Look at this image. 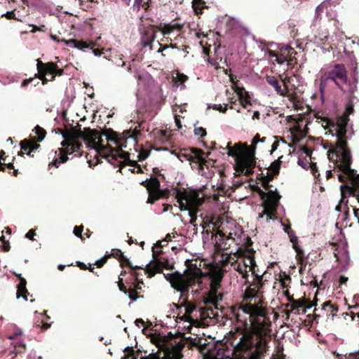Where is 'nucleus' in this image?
<instances>
[{
  "mask_svg": "<svg viewBox=\"0 0 359 359\" xmlns=\"http://www.w3.org/2000/svg\"><path fill=\"white\" fill-rule=\"evenodd\" d=\"M293 248L297 252L296 258L298 264H304L305 256L303 250L298 245L294 246Z\"/></svg>",
  "mask_w": 359,
  "mask_h": 359,
  "instance_id": "41",
  "label": "nucleus"
},
{
  "mask_svg": "<svg viewBox=\"0 0 359 359\" xmlns=\"http://www.w3.org/2000/svg\"><path fill=\"white\" fill-rule=\"evenodd\" d=\"M153 262L147 264L144 268V273L148 277L151 278L156 273L162 272L163 268L170 269L169 261L168 259L162 257L163 251L156 250L153 248Z\"/></svg>",
  "mask_w": 359,
  "mask_h": 359,
  "instance_id": "9",
  "label": "nucleus"
},
{
  "mask_svg": "<svg viewBox=\"0 0 359 359\" xmlns=\"http://www.w3.org/2000/svg\"><path fill=\"white\" fill-rule=\"evenodd\" d=\"M34 130L37 135V138L36 139L38 140L39 142H41L46 137V131L39 126H36Z\"/></svg>",
  "mask_w": 359,
  "mask_h": 359,
  "instance_id": "44",
  "label": "nucleus"
},
{
  "mask_svg": "<svg viewBox=\"0 0 359 359\" xmlns=\"http://www.w3.org/2000/svg\"><path fill=\"white\" fill-rule=\"evenodd\" d=\"M184 25L179 23L175 24H166V23H161L158 26H156V29L159 31H161L164 35L169 34L174 32L175 30L177 31H182L183 29Z\"/></svg>",
  "mask_w": 359,
  "mask_h": 359,
  "instance_id": "23",
  "label": "nucleus"
},
{
  "mask_svg": "<svg viewBox=\"0 0 359 359\" xmlns=\"http://www.w3.org/2000/svg\"><path fill=\"white\" fill-rule=\"evenodd\" d=\"M29 294V292L27 289V280L22 278L21 283H19L17 285L16 297L17 299L22 297L25 301H27Z\"/></svg>",
  "mask_w": 359,
  "mask_h": 359,
  "instance_id": "27",
  "label": "nucleus"
},
{
  "mask_svg": "<svg viewBox=\"0 0 359 359\" xmlns=\"http://www.w3.org/2000/svg\"><path fill=\"white\" fill-rule=\"evenodd\" d=\"M130 133V131H126L123 133V135L126 134L125 136L128 137H134V138H136L138 135H140V130L137 128V127H136L134 130L133 131V134L132 135H129Z\"/></svg>",
  "mask_w": 359,
  "mask_h": 359,
  "instance_id": "56",
  "label": "nucleus"
},
{
  "mask_svg": "<svg viewBox=\"0 0 359 359\" xmlns=\"http://www.w3.org/2000/svg\"><path fill=\"white\" fill-rule=\"evenodd\" d=\"M353 186H345L346 189L349 190L350 194L356 197L357 200L358 201V196H359V181L355 182V183L352 184ZM344 187V186H341V189H342Z\"/></svg>",
  "mask_w": 359,
  "mask_h": 359,
  "instance_id": "37",
  "label": "nucleus"
},
{
  "mask_svg": "<svg viewBox=\"0 0 359 359\" xmlns=\"http://www.w3.org/2000/svg\"><path fill=\"white\" fill-rule=\"evenodd\" d=\"M213 109L220 112L225 113L227 110V104H225L224 107H222L221 104H215Z\"/></svg>",
  "mask_w": 359,
  "mask_h": 359,
  "instance_id": "62",
  "label": "nucleus"
},
{
  "mask_svg": "<svg viewBox=\"0 0 359 359\" xmlns=\"http://www.w3.org/2000/svg\"><path fill=\"white\" fill-rule=\"evenodd\" d=\"M348 81V72L344 65L335 64L322 74L320 79V90L323 92L332 82L341 90L345 91L344 86L346 85Z\"/></svg>",
  "mask_w": 359,
  "mask_h": 359,
  "instance_id": "8",
  "label": "nucleus"
},
{
  "mask_svg": "<svg viewBox=\"0 0 359 359\" xmlns=\"http://www.w3.org/2000/svg\"><path fill=\"white\" fill-rule=\"evenodd\" d=\"M57 64L53 62H43L40 59L36 60V68L38 73L35 75L42 81V83L46 84L49 81L46 76L50 74L53 76L54 72L56 70Z\"/></svg>",
  "mask_w": 359,
  "mask_h": 359,
  "instance_id": "11",
  "label": "nucleus"
},
{
  "mask_svg": "<svg viewBox=\"0 0 359 359\" xmlns=\"http://www.w3.org/2000/svg\"><path fill=\"white\" fill-rule=\"evenodd\" d=\"M126 154H127V156H126V158H118V160L116 162V165H114V167L119 166L120 169H121L123 167L125 166V165H128L134 167H136L138 165L137 161H131L130 159V154L128 152L126 151Z\"/></svg>",
  "mask_w": 359,
  "mask_h": 359,
  "instance_id": "31",
  "label": "nucleus"
},
{
  "mask_svg": "<svg viewBox=\"0 0 359 359\" xmlns=\"http://www.w3.org/2000/svg\"><path fill=\"white\" fill-rule=\"evenodd\" d=\"M186 344L189 348H193L194 347L198 348L201 349L203 345L201 344V339L195 337V338H186Z\"/></svg>",
  "mask_w": 359,
  "mask_h": 359,
  "instance_id": "35",
  "label": "nucleus"
},
{
  "mask_svg": "<svg viewBox=\"0 0 359 359\" xmlns=\"http://www.w3.org/2000/svg\"><path fill=\"white\" fill-rule=\"evenodd\" d=\"M273 179V175H269V173L267 172L266 175L262 177L261 181L262 187L264 188V189L269 191L271 190V187H272L270 184V182L272 181Z\"/></svg>",
  "mask_w": 359,
  "mask_h": 359,
  "instance_id": "40",
  "label": "nucleus"
},
{
  "mask_svg": "<svg viewBox=\"0 0 359 359\" xmlns=\"http://www.w3.org/2000/svg\"><path fill=\"white\" fill-rule=\"evenodd\" d=\"M276 62L279 64V65H282L283 64L285 61H288L287 59V56L286 55H285L283 53H282L280 51V53H278L277 56H276Z\"/></svg>",
  "mask_w": 359,
  "mask_h": 359,
  "instance_id": "53",
  "label": "nucleus"
},
{
  "mask_svg": "<svg viewBox=\"0 0 359 359\" xmlns=\"http://www.w3.org/2000/svg\"><path fill=\"white\" fill-rule=\"evenodd\" d=\"M280 51L283 53L287 56V60L292 61L293 58L294 57V55L297 54L296 50L294 48H292L289 45L284 46L280 48Z\"/></svg>",
  "mask_w": 359,
  "mask_h": 359,
  "instance_id": "34",
  "label": "nucleus"
},
{
  "mask_svg": "<svg viewBox=\"0 0 359 359\" xmlns=\"http://www.w3.org/2000/svg\"><path fill=\"white\" fill-rule=\"evenodd\" d=\"M301 150L304 154H306V156L311 158L312 150L310 148L306 146H303L302 147Z\"/></svg>",
  "mask_w": 359,
  "mask_h": 359,
  "instance_id": "63",
  "label": "nucleus"
},
{
  "mask_svg": "<svg viewBox=\"0 0 359 359\" xmlns=\"http://www.w3.org/2000/svg\"><path fill=\"white\" fill-rule=\"evenodd\" d=\"M126 136H121L111 128L104 129L102 133L99 132V137L95 140L97 145L92 149H95L109 163L115 165L118 158L127 156L126 151L122 149L126 147Z\"/></svg>",
  "mask_w": 359,
  "mask_h": 359,
  "instance_id": "4",
  "label": "nucleus"
},
{
  "mask_svg": "<svg viewBox=\"0 0 359 359\" xmlns=\"http://www.w3.org/2000/svg\"><path fill=\"white\" fill-rule=\"evenodd\" d=\"M328 6H330V2L328 1H324L318 5L316 8V16L318 18L324 10L328 7Z\"/></svg>",
  "mask_w": 359,
  "mask_h": 359,
  "instance_id": "45",
  "label": "nucleus"
},
{
  "mask_svg": "<svg viewBox=\"0 0 359 359\" xmlns=\"http://www.w3.org/2000/svg\"><path fill=\"white\" fill-rule=\"evenodd\" d=\"M200 154H206V156L208 157L210 153H205L201 149L191 147L180 150L177 154V156L182 162L184 161H193L195 158H198L200 161L202 160L199 156Z\"/></svg>",
  "mask_w": 359,
  "mask_h": 359,
  "instance_id": "13",
  "label": "nucleus"
},
{
  "mask_svg": "<svg viewBox=\"0 0 359 359\" xmlns=\"http://www.w3.org/2000/svg\"><path fill=\"white\" fill-rule=\"evenodd\" d=\"M142 285H144L143 280H137L135 281L134 283H133V287L137 291L140 292V294L142 291Z\"/></svg>",
  "mask_w": 359,
  "mask_h": 359,
  "instance_id": "60",
  "label": "nucleus"
},
{
  "mask_svg": "<svg viewBox=\"0 0 359 359\" xmlns=\"http://www.w3.org/2000/svg\"><path fill=\"white\" fill-rule=\"evenodd\" d=\"M64 41L67 46L74 47L82 50L89 48L93 50V53L96 56H100L103 53V49L95 48L96 43L92 41L86 42L84 41H78L76 39H69L64 40Z\"/></svg>",
  "mask_w": 359,
  "mask_h": 359,
  "instance_id": "12",
  "label": "nucleus"
},
{
  "mask_svg": "<svg viewBox=\"0 0 359 359\" xmlns=\"http://www.w3.org/2000/svg\"><path fill=\"white\" fill-rule=\"evenodd\" d=\"M7 156L4 150L0 151V171L4 172L6 170L5 158H7Z\"/></svg>",
  "mask_w": 359,
  "mask_h": 359,
  "instance_id": "48",
  "label": "nucleus"
},
{
  "mask_svg": "<svg viewBox=\"0 0 359 359\" xmlns=\"http://www.w3.org/2000/svg\"><path fill=\"white\" fill-rule=\"evenodd\" d=\"M314 304L309 299L304 297L299 299L290 298V304L287 305V306L291 307V311H296L298 313H299L300 309H302L303 313H306L307 310L312 308Z\"/></svg>",
  "mask_w": 359,
  "mask_h": 359,
  "instance_id": "15",
  "label": "nucleus"
},
{
  "mask_svg": "<svg viewBox=\"0 0 359 359\" xmlns=\"http://www.w3.org/2000/svg\"><path fill=\"white\" fill-rule=\"evenodd\" d=\"M228 156L236 157L235 170L239 173H244L247 177L252 175L256 166L255 145L248 146L238 143L231 147L228 144Z\"/></svg>",
  "mask_w": 359,
  "mask_h": 359,
  "instance_id": "5",
  "label": "nucleus"
},
{
  "mask_svg": "<svg viewBox=\"0 0 359 359\" xmlns=\"http://www.w3.org/2000/svg\"><path fill=\"white\" fill-rule=\"evenodd\" d=\"M160 182L156 177H151L149 186L147 187V191L149 194L148 198H151V194H156L160 188Z\"/></svg>",
  "mask_w": 359,
  "mask_h": 359,
  "instance_id": "30",
  "label": "nucleus"
},
{
  "mask_svg": "<svg viewBox=\"0 0 359 359\" xmlns=\"http://www.w3.org/2000/svg\"><path fill=\"white\" fill-rule=\"evenodd\" d=\"M109 257L110 255H105L102 258L97 260L94 264L96 265L97 268H101L104 265Z\"/></svg>",
  "mask_w": 359,
  "mask_h": 359,
  "instance_id": "54",
  "label": "nucleus"
},
{
  "mask_svg": "<svg viewBox=\"0 0 359 359\" xmlns=\"http://www.w3.org/2000/svg\"><path fill=\"white\" fill-rule=\"evenodd\" d=\"M211 223H212V221L210 220V218H206L203 219L200 225L204 230H206L207 233H209L210 231Z\"/></svg>",
  "mask_w": 359,
  "mask_h": 359,
  "instance_id": "50",
  "label": "nucleus"
},
{
  "mask_svg": "<svg viewBox=\"0 0 359 359\" xmlns=\"http://www.w3.org/2000/svg\"><path fill=\"white\" fill-rule=\"evenodd\" d=\"M118 261L120 262V265L122 268L124 266H128L130 269H144L143 266H133L130 260L124 255H123Z\"/></svg>",
  "mask_w": 359,
  "mask_h": 359,
  "instance_id": "38",
  "label": "nucleus"
},
{
  "mask_svg": "<svg viewBox=\"0 0 359 359\" xmlns=\"http://www.w3.org/2000/svg\"><path fill=\"white\" fill-rule=\"evenodd\" d=\"M184 344L182 342H178L175 345L168 346L165 350V353L168 359H181L183 356L182 351Z\"/></svg>",
  "mask_w": 359,
  "mask_h": 359,
  "instance_id": "20",
  "label": "nucleus"
},
{
  "mask_svg": "<svg viewBox=\"0 0 359 359\" xmlns=\"http://www.w3.org/2000/svg\"><path fill=\"white\" fill-rule=\"evenodd\" d=\"M205 154H200L199 156L202 159L201 161H198V158L194 159L193 161H189L192 168H196L198 171H202L204 169V167L208 168V161L204 157Z\"/></svg>",
  "mask_w": 359,
  "mask_h": 359,
  "instance_id": "29",
  "label": "nucleus"
},
{
  "mask_svg": "<svg viewBox=\"0 0 359 359\" xmlns=\"http://www.w3.org/2000/svg\"><path fill=\"white\" fill-rule=\"evenodd\" d=\"M280 198V196L278 193L269 190V191L267 192L266 198L264 200L263 205L271 207L273 210L277 209Z\"/></svg>",
  "mask_w": 359,
  "mask_h": 359,
  "instance_id": "21",
  "label": "nucleus"
},
{
  "mask_svg": "<svg viewBox=\"0 0 359 359\" xmlns=\"http://www.w3.org/2000/svg\"><path fill=\"white\" fill-rule=\"evenodd\" d=\"M280 169V168L279 167L273 163H271V165L269 167V170L271 171L269 175H273V177L278 175Z\"/></svg>",
  "mask_w": 359,
  "mask_h": 359,
  "instance_id": "55",
  "label": "nucleus"
},
{
  "mask_svg": "<svg viewBox=\"0 0 359 359\" xmlns=\"http://www.w3.org/2000/svg\"><path fill=\"white\" fill-rule=\"evenodd\" d=\"M255 253V250L251 249L250 250H248V252H245L243 255L245 264L249 265V271H252V274H255V267L257 266L254 257Z\"/></svg>",
  "mask_w": 359,
  "mask_h": 359,
  "instance_id": "26",
  "label": "nucleus"
},
{
  "mask_svg": "<svg viewBox=\"0 0 359 359\" xmlns=\"http://www.w3.org/2000/svg\"><path fill=\"white\" fill-rule=\"evenodd\" d=\"M58 151L60 152L58 157L56 158L55 159H54L53 161L52 162V164L57 168L61 163H65L67 161V160L69 159L67 155H70L74 152H78V153H79V155L81 156V153L80 152V151L76 150L75 149H74L72 147H68V148L62 147V148H59Z\"/></svg>",
  "mask_w": 359,
  "mask_h": 359,
  "instance_id": "18",
  "label": "nucleus"
},
{
  "mask_svg": "<svg viewBox=\"0 0 359 359\" xmlns=\"http://www.w3.org/2000/svg\"><path fill=\"white\" fill-rule=\"evenodd\" d=\"M347 359H359V351L348 354Z\"/></svg>",
  "mask_w": 359,
  "mask_h": 359,
  "instance_id": "64",
  "label": "nucleus"
},
{
  "mask_svg": "<svg viewBox=\"0 0 359 359\" xmlns=\"http://www.w3.org/2000/svg\"><path fill=\"white\" fill-rule=\"evenodd\" d=\"M237 94L238 96V100L240 104L244 107L246 108L248 104H251L250 96L248 95V93L245 91L243 88H238L237 90Z\"/></svg>",
  "mask_w": 359,
  "mask_h": 359,
  "instance_id": "28",
  "label": "nucleus"
},
{
  "mask_svg": "<svg viewBox=\"0 0 359 359\" xmlns=\"http://www.w3.org/2000/svg\"><path fill=\"white\" fill-rule=\"evenodd\" d=\"M127 294L128 295V297L132 302L136 301L139 298H143L144 296L142 294H140V292L136 290L132 285H130V287H128V290L127 292Z\"/></svg>",
  "mask_w": 359,
  "mask_h": 359,
  "instance_id": "36",
  "label": "nucleus"
},
{
  "mask_svg": "<svg viewBox=\"0 0 359 359\" xmlns=\"http://www.w3.org/2000/svg\"><path fill=\"white\" fill-rule=\"evenodd\" d=\"M64 140L61 142L63 147H72L76 150L81 151L82 144L79 141V138L84 140L88 147H95L97 145L95 140L99 137V131L90 128H84L82 131L81 126L72 127L67 130H60ZM97 143V141H96Z\"/></svg>",
  "mask_w": 359,
  "mask_h": 359,
  "instance_id": "6",
  "label": "nucleus"
},
{
  "mask_svg": "<svg viewBox=\"0 0 359 359\" xmlns=\"http://www.w3.org/2000/svg\"><path fill=\"white\" fill-rule=\"evenodd\" d=\"M266 82L271 86L275 88L276 93L282 96H285L286 95V89L287 86L285 84V89L281 88L279 81L277 79L273 76H267L266 78Z\"/></svg>",
  "mask_w": 359,
  "mask_h": 359,
  "instance_id": "25",
  "label": "nucleus"
},
{
  "mask_svg": "<svg viewBox=\"0 0 359 359\" xmlns=\"http://www.w3.org/2000/svg\"><path fill=\"white\" fill-rule=\"evenodd\" d=\"M194 133L195 135L199 136L201 137H204L207 135L206 130L203 127L195 128Z\"/></svg>",
  "mask_w": 359,
  "mask_h": 359,
  "instance_id": "52",
  "label": "nucleus"
},
{
  "mask_svg": "<svg viewBox=\"0 0 359 359\" xmlns=\"http://www.w3.org/2000/svg\"><path fill=\"white\" fill-rule=\"evenodd\" d=\"M188 79L189 77L187 75L177 72V76L173 79L174 85L176 86H178L179 85H184Z\"/></svg>",
  "mask_w": 359,
  "mask_h": 359,
  "instance_id": "39",
  "label": "nucleus"
},
{
  "mask_svg": "<svg viewBox=\"0 0 359 359\" xmlns=\"http://www.w3.org/2000/svg\"><path fill=\"white\" fill-rule=\"evenodd\" d=\"M266 140V137H262L261 138L260 137V135L257 133L255 135V136L253 137L252 140V144L251 145H255V147H257V144L259 142H265Z\"/></svg>",
  "mask_w": 359,
  "mask_h": 359,
  "instance_id": "57",
  "label": "nucleus"
},
{
  "mask_svg": "<svg viewBox=\"0 0 359 359\" xmlns=\"http://www.w3.org/2000/svg\"><path fill=\"white\" fill-rule=\"evenodd\" d=\"M280 285L283 289L289 287V284L291 282V278L289 275H286L284 273L283 278H281L280 279Z\"/></svg>",
  "mask_w": 359,
  "mask_h": 359,
  "instance_id": "46",
  "label": "nucleus"
},
{
  "mask_svg": "<svg viewBox=\"0 0 359 359\" xmlns=\"http://www.w3.org/2000/svg\"><path fill=\"white\" fill-rule=\"evenodd\" d=\"M63 74H64V69H60L58 67V66L57 65L56 70L54 72V74H53V76H51L50 81H53L55 80V76H62Z\"/></svg>",
  "mask_w": 359,
  "mask_h": 359,
  "instance_id": "58",
  "label": "nucleus"
},
{
  "mask_svg": "<svg viewBox=\"0 0 359 359\" xmlns=\"http://www.w3.org/2000/svg\"><path fill=\"white\" fill-rule=\"evenodd\" d=\"M255 280L250 284L248 288H247L245 291V299H248L250 298H253L258 297L259 290L262 287L263 283H262V276H260L259 274H255Z\"/></svg>",
  "mask_w": 359,
  "mask_h": 359,
  "instance_id": "16",
  "label": "nucleus"
},
{
  "mask_svg": "<svg viewBox=\"0 0 359 359\" xmlns=\"http://www.w3.org/2000/svg\"><path fill=\"white\" fill-rule=\"evenodd\" d=\"M353 112V104L352 102H348L346 105L344 113L337 116L336 120L320 116L319 114L316 115L317 121L321 123L325 129L328 128L329 133L337 138L335 147L327 151V155L330 161L334 156L336 157L334 161V168L341 172L337 177L339 181L343 183L346 182L348 180H351L352 184L355 183L356 178L359 182V174L351 168L352 156L348 147L346 137L347 126L350 121L349 116Z\"/></svg>",
  "mask_w": 359,
  "mask_h": 359,
  "instance_id": "2",
  "label": "nucleus"
},
{
  "mask_svg": "<svg viewBox=\"0 0 359 359\" xmlns=\"http://www.w3.org/2000/svg\"><path fill=\"white\" fill-rule=\"evenodd\" d=\"M137 269H130V276H133L135 279V281L142 280V279L140 278V276L142 274L136 271Z\"/></svg>",
  "mask_w": 359,
  "mask_h": 359,
  "instance_id": "61",
  "label": "nucleus"
},
{
  "mask_svg": "<svg viewBox=\"0 0 359 359\" xmlns=\"http://www.w3.org/2000/svg\"><path fill=\"white\" fill-rule=\"evenodd\" d=\"M193 8L195 12L197 14L202 13V10L206 6H205V1L203 0H193Z\"/></svg>",
  "mask_w": 359,
  "mask_h": 359,
  "instance_id": "42",
  "label": "nucleus"
},
{
  "mask_svg": "<svg viewBox=\"0 0 359 359\" xmlns=\"http://www.w3.org/2000/svg\"><path fill=\"white\" fill-rule=\"evenodd\" d=\"M176 188L173 189L171 191L168 189H158L156 194H151V198L147 199L148 203H154L155 201L160 198H168L170 195H172L175 196V189Z\"/></svg>",
  "mask_w": 359,
  "mask_h": 359,
  "instance_id": "22",
  "label": "nucleus"
},
{
  "mask_svg": "<svg viewBox=\"0 0 359 359\" xmlns=\"http://www.w3.org/2000/svg\"><path fill=\"white\" fill-rule=\"evenodd\" d=\"M226 262L231 263V265L233 266V269L241 274L243 278L247 279L248 276V268L249 265L245 264V260L244 259L241 258L237 260H233V258L229 256L226 259Z\"/></svg>",
  "mask_w": 359,
  "mask_h": 359,
  "instance_id": "17",
  "label": "nucleus"
},
{
  "mask_svg": "<svg viewBox=\"0 0 359 359\" xmlns=\"http://www.w3.org/2000/svg\"><path fill=\"white\" fill-rule=\"evenodd\" d=\"M175 198L179 203L181 210H188L190 217L189 223L196 226L195 222L197 219V214L200 207L203 203V198L200 197L199 193L196 190H188L186 189H175Z\"/></svg>",
  "mask_w": 359,
  "mask_h": 359,
  "instance_id": "7",
  "label": "nucleus"
},
{
  "mask_svg": "<svg viewBox=\"0 0 359 359\" xmlns=\"http://www.w3.org/2000/svg\"><path fill=\"white\" fill-rule=\"evenodd\" d=\"M83 225H80V226H75V227L74 228V233L76 236L80 238L82 241L85 240V238L83 237V234H82V232L83 231Z\"/></svg>",
  "mask_w": 359,
  "mask_h": 359,
  "instance_id": "49",
  "label": "nucleus"
},
{
  "mask_svg": "<svg viewBox=\"0 0 359 359\" xmlns=\"http://www.w3.org/2000/svg\"><path fill=\"white\" fill-rule=\"evenodd\" d=\"M263 214L267 216L266 222H269L271 219L276 216L277 209H272L271 207H268L266 205H263Z\"/></svg>",
  "mask_w": 359,
  "mask_h": 359,
  "instance_id": "43",
  "label": "nucleus"
},
{
  "mask_svg": "<svg viewBox=\"0 0 359 359\" xmlns=\"http://www.w3.org/2000/svg\"><path fill=\"white\" fill-rule=\"evenodd\" d=\"M196 309V306L190 303H187L185 306V313L180 317L181 320L191 323L193 321V318L191 314Z\"/></svg>",
  "mask_w": 359,
  "mask_h": 359,
  "instance_id": "33",
  "label": "nucleus"
},
{
  "mask_svg": "<svg viewBox=\"0 0 359 359\" xmlns=\"http://www.w3.org/2000/svg\"><path fill=\"white\" fill-rule=\"evenodd\" d=\"M38 142H39L36 137L22 140L20 144L21 151L18 153V155L22 156L23 153L25 152L29 156L34 157L32 153L41 147Z\"/></svg>",
  "mask_w": 359,
  "mask_h": 359,
  "instance_id": "14",
  "label": "nucleus"
},
{
  "mask_svg": "<svg viewBox=\"0 0 359 359\" xmlns=\"http://www.w3.org/2000/svg\"><path fill=\"white\" fill-rule=\"evenodd\" d=\"M309 167L311 168V171L314 178L318 180L320 177V172L318 170V167L316 163L311 162L309 163Z\"/></svg>",
  "mask_w": 359,
  "mask_h": 359,
  "instance_id": "47",
  "label": "nucleus"
},
{
  "mask_svg": "<svg viewBox=\"0 0 359 359\" xmlns=\"http://www.w3.org/2000/svg\"><path fill=\"white\" fill-rule=\"evenodd\" d=\"M156 26H150L146 28L142 35V43L144 47L149 46L152 50V43L156 39Z\"/></svg>",
  "mask_w": 359,
  "mask_h": 359,
  "instance_id": "19",
  "label": "nucleus"
},
{
  "mask_svg": "<svg viewBox=\"0 0 359 359\" xmlns=\"http://www.w3.org/2000/svg\"><path fill=\"white\" fill-rule=\"evenodd\" d=\"M210 220L212 221L211 223V226L212 227V231H217L216 233L219 234L222 238H225V233L222 232V231L219 230V226L222 224V219L220 217H215V216H212L210 217Z\"/></svg>",
  "mask_w": 359,
  "mask_h": 359,
  "instance_id": "32",
  "label": "nucleus"
},
{
  "mask_svg": "<svg viewBox=\"0 0 359 359\" xmlns=\"http://www.w3.org/2000/svg\"><path fill=\"white\" fill-rule=\"evenodd\" d=\"M233 313L241 326L236 328L232 337L236 339L237 334L242 335L236 349L244 353L255 347V351L248 359H261L267 351L266 335L271 331V325L265 309L256 304L245 303L241 304L237 311L233 310Z\"/></svg>",
  "mask_w": 359,
  "mask_h": 359,
  "instance_id": "1",
  "label": "nucleus"
},
{
  "mask_svg": "<svg viewBox=\"0 0 359 359\" xmlns=\"http://www.w3.org/2000/svg\"><path fill=\"white\" fill-rule=\"evenodd\" d=\"M203 262L200 260L186 261L187 269L184 273L175 272L170 276L169 281L171 286L181 292L187 293L190 287L198 285L202 288L203 278L209 276L210 290L205 299V304H212L217 308L218 303L223 299V293L219 292L221 283L224 277L223 271L213 270L210 273H205L202 271Z\"/></svg>",
  "mask_w": 359,
  "mask_h": 359,
  "instance_id": "3",
  "label": "nucleus"
},
{
  "mask_svg": "<svg viewBox=\"0 0 359 359\" xmlns=\"http://www.w3.org/2000/svg\"><path fill=\"white\" fill-rule=\"evenodd\" d=\"M116 283L119 290L123 292L124 294H127L128 287H127V285L123 283V278L119 276L118 280Z\"/></svg>",
  "mask_w": 359,
  "mask_h": 359,
  "instance_id": "51",
  "label": "nucleus"
},
{
  "mask_svg": "<svg viewBox=\"0 0 359 359\" xmlns=\"http://www.w3.org/2000/svg\"><path fill=\"white\" fill-rule=\"evenodd\" d=\"M315 309L313 311V320L316 323H318L320 319H324L326 321L328 320H333L339 311V307L337 304H332L330 301H327L321 305V308H316V304H314Z\"/></svg>",
  "mask_w": 359,
  "mask_h": 359,
  "instance_id": "10",
  "label": "nucleus"
},
{
  "mask_svg": "<svg viewBox=\"0 0 359 359\" xmlns=\"http://www.w3.org/2000/svg\"><path fill=\"white\" fill-rule=\"evenodd\" d=\"M109 255L110 257L112 256L115 258H117L119 260L121 257L123 255V253L120 250L114 249L111 250V253Z\"/></svg>",
  "mask_w": 359,
  "mask_h": 359,
  "instance_id": "59",
  "label": "nucleus"
},
{
  "mask_svg": "<svg viewBox=\"0 0 359 359\" xmlns=\"http://www.w3.org/2000/svg\"><path fill=\"white\" fill-rule=\"evenodd\" d=\"M22 15L17 16L16 10H13L11 11H8L6 13L2 15V17H6L8 20H15L18 22H25V18L29 15V11L28 8H26L24 6L22 7Z\"/></svg>",
  "mask_w": 359,
  "mask_h": 359,
  "instance_id": "24",
  "label": "nucleus"
}]
</instances>
